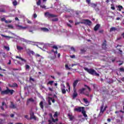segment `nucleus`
I'll use <instances>...</instances> for the list:
<instances>
[{
    "instance_id": "2",
    "label": "nucleus",
    "mask_w": 124,
    "mask_h": 124,
    "mask_svg": "<svg viewBox=\"0 0 124 124\" xmlns=\"http://www.w3.org/2000/svg\"><path fill=\"white\" fill-rule=\"evenodd\" d=\"M84 109H85L84 107H79L75 108L74 109V111H75V112H78L79 113H81V112H82V111H83Z\"/></svg>"
},
{
    "instance_id": "13",
    "label": "nucleus",
    "mask_w": 124,
    "mask_h": 124,
    "mask_svg": "<svg viewBox=\"0 0 124 124\" xmlns=\"http://www.w3.org/2000/svg\"><path fill=\"white\" fill-rule=\"evenodd\" d=\"M33 31H34V27H30L28 29V31H29V32H31V33H33Z\"/></svg>"
},
{
    "instance_id": "11",
    "label": "nucleus",
    "mask_w": 124,
    "mask_h": 124,
    "mask_svg": "<svg viewBox=\"0 0 124 124\" xmlns=\"http://www.w3.org/2000/svg\"><path fill=\"white\" fill-rule=\"evenodd\" d=\"M16 59H19L22 62H24V63L27 62V60H26L25 59H23V58H22V57H21L16 56Z\"/></svg>"
},
{
    "instance_id": "7",
    "label": "nucleus",
    "mask_w": 124,
    "mask_h": 124,
    "mask_svg": "<svg viewBox=\"0 0 124 124\" xmlns=\"http://www.w3.org/2000/svg\"><path fill=\"white\" fill-rule=\"evenodd\" d=\"M7 91L8 94L12 95L13 94V93H14V90H10L9 89L7 88Z\"/></svg>"
},
{
    "instance_id": "28",
    "label": "nucleus",
    "mask_w": 124,
    "mask_h": 124,
    "mask_svg": "<svg viewBox=\"0 0 124 124\" xmlns=\"http://www.w3.org/2000/svg\"><path fill=\"white\" fill-rule=\"evenodd\" d=\"M19 39L21 41H22L23 42H25V43L27 42V40L24 38H19Z\"/></svg>"
},
{
    "instance_id": "60",
    "label": "nucleus",
    "mask_w": 124,
    "mask_h": 124,
    "mask_svg": "<svg viewBox=\"0 0 124 124\" xmlns=\"http://www.w3.org/2000/svg\"><path fill=\"white\" fill-rule=\"evenodd\" d=\"M65 86H64V84L62 85L61 89H65Z\"/></svg>"
},
{
    "instance_id": "51",
    "label": "nucleus",
    "mask_w": 124,
    "mask_h": 124,
    "mask_svg": "<svg viewBox=\"0 0 124 124\" xmlns=\"http://www.w3.org/2000/svg\"><path fill=\"white\" fill-rule=\"evenodd\" d=\"M31 49H27V52L28 54H31Z\"/></svg>"
},
{
    "instance_id": "59",
    "label": "nucleus",
    "mask_w": 124,
    "mask_h": 124,
    "mask_svg": "<svg viewBox=\"0 0 124 124\" xmlns=\"http://www.w3.org/2000/svg\"><path fill=\"white\" fill-rule=\"evenodd\" d=\"M1 21H5H5H6V20L5 19V18H1Z\"/></svg>"
},
{
    "instance_id": "46",
    "label": "nucleus",
    "mask_w": 124,
    "mask_h": 124,
    "mask_svg": "<svg viewBox=\"0 0 124 124\" xmlns=\"http://www.w3.org/2000/svg\"><path fill=\"white\" fill-rule=\"evenodd\" d=\"M7 27L10 29H13V26H12V25H9L7 26Z\"/></svg>"
},
{
    "instance_id": "40",
    "label": "nucleus",
    "mask_w": 124,
    "mask_h": 124,
    "mask_svg": "<svg viewBox=\"0 0 124 124\" xmlns=\"http://www.w3.org/2000/svg\"><path fill=\"white\" fill-rule=\"evenodd\" d=\"M4 49H6V50H7V51H9V46H4Z\"/></svg>"
},
{
    "instance_id": "20",
    "label": "nucleus",
    "mask_w": 124,
    "mask_h": 124,
    "mask_svg": "<svg viewBox=\"0 0 124 124\" xmlns=\"http://www.w3.org/2000/svg\"><path fill=\"white\" fill-rule=\"evenodd\" d=\"M100 27V25L99 24H97L94 28V31H98V29Z\"/></svg>"
},
{
    "instance_id": "9",
    "label": "nucleus",
    "mask_w": 124,
    "mask_h": 124,
    "mask_svg": "<svg viewBox=\"0 0 124 124\" xmlns=\"http://www.w3.org/2000/svg\"><path fill=\"white\" fill-rule=\"evenodd\" d=\"M52 48H53V49H56V50L55 51L54 50H52V52H53L55 55L58 54V46H52Z\"/></svg>"
},
{
    "instance_id": "53",
    "label": "nucleus",
    "mask_w": 124,
    "mask_h": 124,
    "mask_svg": "<svg viewBox=\"0 0 124 124\" xmlns=\"http://www.w3.org/2000/svg\"><path fill=\"white\" fill-rule=\"evenodd\" d=\"M24 117L25 118V119H27V120H29V115H25Z\"/></svg>"
},
{
    "instance_id": "16",
    "label": "nucleus",
    "mask_w": 124,
    "mask_h": 124,
    "mask_svg": "<svg viewBox=\"0 0 124 124\" xmlns=\"http://www.w3.org/2000/svg\"><path fill=\"white\" fill-rule=\"evenodd\" d=\"M10 108H12V109H15L16 108V105H15L12 102H11Z\"/></svg>"
},
{
    "instance_id": "38",
    "label": "nucleus",
    "mask_w": 124,
    "mask_h": 124,
    "mask_svg": "<svg viewBox=\"0 0 124 124\" xmlns=\"http://www.w3.org/2000/svg\"><path fill=\"white\" fill-rule=\"evenodd\" d=\"M13 70H14V71H16L17 70H22V68H19V69H17V68H13Z\"/></svg>"
},
{
    "instance_id": "27",
    "label": "nucleus",
    "mask_w": 124,
    "mask_h": 124,
    "mask_svg": "<svg viewBox=\"0 0 124 124\" xmlns=\"http://www.w3.org/2000/svg\"><path fill=\"white\" fill-rule=\"evenodd\" d=\"M30 101H31V102H34V100H33V99L32 98H31L28 99L27 102H29Z\"/></svg>"
},
{
    "instance_id": "24",
    "label": "nucleus",
    "mask_w": 124,
    "mask_h": 124,
    "mask_svg": "<svg viewBox=\"0 0 124 124\" xmlns=\"http://www.w3.org/2000/svg\"><path fill=\"white\" fill-rule=\"evenodd\" d=\"M16 49H17V50H18V51H21V50H23L24 49V48H23V47L20 46H17Z\"/></svg>"
},
{
    "instance_id": "36",
    "label": "nucleus",
    "mask_w": 124,
    "mask_h": 124,
    "mask_svg": "<svg viewBox=\"0 0 124 124\" xmlns=\"http://www.w3.org/2000/svg\"><path fill=\"white\" fill-rule=\"evenodd\" d=\"M118 7L119 8V11H122V9H123V7L122 6H121V5H119L118 6Z\"/></svg>"
},
{
    "instance_id": "10",
    "label": "nucleus",
    "mask_w": 124,
    "mask_h": 124,
    "mask_svg": "<svg viewBox=\"0 0 124 124\" xmlns=\"http://www.w3.org/2000/svg\"><path fill=\"white\" fill-rule=\"evenodd\" d=\"M78 95V93H77V92H76V89H74V93L73 94V98H76V97Z\"/></svg>"
},
{
    "instance_id": "35",
    "label": "nucleus",
    "mask_w": 124,
    "mask_h": 124,
    "mask_svg": "<svg viewBox=\"0 0 124 124\" xmlns=\"http://www.w3.org/2000/svg\"><path fill=\"white\" fill-rule=\"evenodd\" d=\"M102 46L103 47H106V40H104V43H103Z\"/></svg>"
},
{
    "instance_id": "62",
    "label": "nucleus",
    "mask_w": 124,
    "mask_h": 124,
    "mask_svg": "<svg viewBox=\"0 0 124 124\" xmlns=\"http://www.w3.org/2000/svg\"><path fill=\"white\" fill-rule=\"evenodd\" d=\"M65 66L66 68H67V69H70V68L69 67H68V65L66 64L65 65Z\"/></svg>"
},
{
    "instance_id": "19",
    "label": "nucleus",
    "mask_w": 124,
    "mask_h": 124,
    "mask_svg": "<svg viewBox=\"0 0 124 124\" xmlns=\"http://www.w3.org/2000/svg\"><path fill=\"white\" fill-rule=\"evenodd\" d=\"M26 43H27V44H32V45H34V43H35V42L27 40Z\"/></svg>"
},
{
    "instance_id": "22",
    "label": "nucleus",
    "mask_w": 124,
    "mask_h": 124,
    "mask_svg": "<svg viewBox=\"0 0 124 124\" xmlns=\"http://www.w3.org/2000/svg\"><path fill=\"white\" fill-rule=\"evenodd\" d=\"M81 113L85 118H87V117H88V115L86 114V111H85V109L83 110Z\"/></svg>"
},
{
    "instance_id": "37",
    "label": "nucleus",
    "mask_w": 124,
    "mask_h": 124,
    "mask_svg": "<svg viewBox=\"0 0 124 124\" xmlns=\"http://www.w3.org/2000/svg\"><path fill=\"white\" fill-rule=\"evenodd\" d=\"M81 51V54H84V53H85L86 52V50H85L84 49H82L80 50Z\"/></svg>"
},
{
    "instance_id": "31",
    "label": "nucleus",
    "mask_w": 124,
    "mask_h": 124,
    "mask_svg": "<svg viewBox=\"0 0 124 124\" xmlns=\"http://www.w3.org/2000/svg\"><path fill=\"white\" fill-rule=\"evenodd\" d=\"M51 21H52V22H57V21H59V18H55L52 19L51 20Z\"/></svg>"
},
{
    "instance_id": "23",
    "label": "nucleus",
    "mask_w": 124,
    "mask_h": 124,
    "mask_svg": "<svg viewBox=\"0 0 124 124\" xmlns=\"http://www.w3.org/2000/svg\"><path fill=\"white\" fill-rule=\"evenodd\" d=\"M1 35L3 37H5V38H6V39H8V40L10 39V38H12V37H10V36H6V35H4L3 34H1Z\"/></svg>"
},
{
    "instance_id": "57",
    "label": "nucleus",
    "mask_w": 124,
    "mask_h": 124,
    "mask_svg": "<svg viewBox=\"0 0 124 124\" xmlns=\"http://www.w3.org/2000/svg\"><path fill=\"white\" fill-rule=\"evenodd\" d=\"M15 116V115H14V114H11L10 115L11 118H14Z\"/></svg>"
},
{
    "instance_id": "17",
    "label": "nucleus",
    "mask_w": 124,
    "mask_h": 124,
    "mask_svg": "<svg viewBox=\"0 0 124 124\" xmlns=\"http://www.w3.org/2000/svg\"><path fill=\"white\" fill-rule=\"evenodd\" d=\"M41 31H44L45 32H47V31H49V29L46 28H41Z\"/></svg>"
},
{
    "instance_id": "3",
    "label": "nucleus",
    "mask_w": 124,
    "mask_h": 124,
    "mask_svg": "<svg viewBox=\"0 0 124 124\" xmlns=\"http://www.w3.org/2000/svg\"><path fill=\"white\" fill-rule=\"evenodd\" d=\"M45 15L48 18H56V17H58V16L50 14V13H46Z\"/></svg>"
},
{
    "instance_id": "41",
    "label": "nucleus",
    "mask_w": 124,
    "mask_h": 124,
    "mask_svg": "<svg viewBox=\"0 0 124 124\" xmlns=\"http://www.w3.org/2000/svg\"><path fill=\"white\" fill-rule=\"evenodd\" d=\"M53 83H54V81H49L47 84H49V85H53Z\"/></svg>"
},
{
    "instance_id": "48",
    "label": "nucleus",
    "mask_w": 124,
    "mask_h": 124,
    "mask_svg": "<svg viewBox=\"0 0 124 124\" xmlns=\"http://www.w3.org/2000/svg\"><path fill=\"white\" fill-rule=\"evenodd\" d=\"M71 50L72 51H74V52H75V51H76L75 48H74V47H71Z\"/></svg>"
},
{
    "instance_id": "63",
    "label": "nucleus",
    "mask_w": 124,
    "mask_h": 124,
    "mask_svg": "<svg viewBox=\"0 0 124 124\" xmlns=\"http://www.w3.org/2000/svg\"><path fill=\"white\" fill-rule=\"evenodd\" d=\"M30 54H31V55H34L35 54L34 52L33 51H32V50H31V51Z\"/></svg>"
},
{
    "instance_id": "4",
    "label": "nucleus",
    "mask_w": 124,
    "mask_h": 124,
    "mask_svg": "<svg viewBox=\"0 0 124 124\" xmlns=\"http://www.w3.org/2000/svg\"><path fill=\"white\" fill-rule=\"evenodd\" d=\"M68 117H69V119H70V121H74L75 120V116H73L72 114L70 113L68 114Z\"/></svg>"
},
{
    "instance_id": "56",
    "label": "nucleus",
    "mask_w": 124,
    "mask_h": 124,
    "mask_svg": "<svg viewBox=\"0 0 124 124\" xmlns=\"http://www.w3.org/2000/svg\"><path fill=\"white\" fill-rule=\"evenodd\" d=\"M48 124H53V122H52V121L51 120H48Z\"/></svg>"
},
{
    "instance_id": "50",
    "label": "nucleus",
    "mask_w": 124,
    "mask_h": 124,
    "mask_svg": "<svg viewBox=\"0 0 124 124\" xmlns=\"http://www.w3.org/2000/svg\"><path fill=\"white\" fill-rule=\"evenodd\" d=\"M70 58H71V59H75V55H70Z\"/></svg>"
},
{
    "instance_id": "18",
    "label": "nucleus",
    "mask_w": 124,
    "mask_h": 124,
    "mask_svg": "<svg viewBox=\"0 0 124 124\" xmlns=\"http://www.w3.org/2000/svg\"><path fill=\"white\" fill-rule=\"evenodd\" d=\"M50 119H51L53 123H56V122H58V121H59V119H58V118L54 119V118H53V116L52 115V114L50 115Z\"/></svg>"
},
{
    "instance_id": "58",
    "label": "nucleus",
    "mask_w": 124,
    "mask_h": 124,
    "mask_svg": "<svg viewBox=\"0 0 124 124\" xmlns=\"http://www.w3.org/2000/svg\"><path fill=\"white\" fill-rule=\"evenodd\" d=\"M41 7H42V8H46V6H45V5H41Z\"/></svg>"
},
{
    "instance_id": "25",
    "label": "nucleus",
    "mask_w": 124,
    "mask_h": 124,
    "mask_svg": "<svg viewBox=\"0 0 124 124\" xmlns=\"http://www.w3.org/2000/svg\"><path fill=\"white\" fill-rule=\"evenodd\" d=\"M91 7H93V8H95V7H96V6H97V4H94L93 3H92L91 4H90Z\"/></svg>"
},
{
    "instance_id": "29",
    "label": "nucleus",
    "mask_w": 124,
    "mask_h": 124,
    "mask_svg": "<svg viewBox=\"0 0 124 124\" xmlns=\"http://www.w3.org/2000/svg\"><path fill=\"white\" fill-rule=\"evenodd\" d=\"M58 116H59V112H58V111H56L55 112V114H54L53 117L54 118H56L58 117Z\"/></svg>"
},
{
    "instance_id": "64",
    "label": "nucleus",
    "mask_w": 124,
    "mask_h": 124,
    "mask_svg": "<svg viewBox=\"0 0 124 124\" xmlns=\"http://www.w3.org/2000/svg\"><path fill=\"white\" fill-rule=\"evenodd\" d=\"M120 70L121 72H124V69L123 68H121L120 69Z\"/></svg>"
},
{
    "instance_id": "44",
    "label": "nucleus",
    "mask_w": 124,
    "mask_h": 124,
    "mask_svg": "<svg viewBox=\"0 0 124 124\" xmlns=\"http://www.w3.org/2000/svg\"><path fill=\"white\" fill-rule=\"evenodd\" d=\"M41 3V0H39V1L37 2V5H40Z\"/></svg>"
},
{
    "instance_id": "39",
    "label": "nucleus",
    "mask_w": 124,
    "mask_h": 124,
    "mask_svg": "<svg viewBox=\"0 0 124 124\" xmlns=\"http://www.w3.org/2000/svg\"><path fill=\"white\" fill-rule=\"evenodd\" d=\"M17 27L18 28L19 30H22V28H23V26L21 25H17Z\"/></svg>"
},
{
    "instance_id": "61",
    "label": "nucleus",
    "mask_w": 124,
    "mask_h": 124,
    "mask_svg": "<svg viewBox=\"0 0 124 124\" xmlns=\"http://www.w3.org/2000/svg\"><path fill=\"white\" fill-rule=\"evenodd\" d=\"M33 17L34 18H36V17H37V15H36V14H33Z\"/></svg>"
},
{
    "instance_id": "42",
    "label": "nucleus",
    "mask_w": 124,
    "mask_h": 124,
    "mask_svg": "<svg viewBox=\"0 0 124 124\" xmlns=\"http://www.w3.org/2000/svg\"><path fill=\"white\" fill-rule=\"evenodd\" d=\"M30 65L27 64L25 65V68L26 69H30Z\"/></svg>"
},
{
    "instance_id": "47",
    "label": "nucleus",
    "mask_w": 124,
    "mask_h": 124,
    "mask_svg": "<svg viewBox=\"0 0 124 124\" xmlns=\"http://www.w3.org/2000/svg\"><path fill=\"white\" fill-rule=\"evenodd\" d=\"M17 63H18V64H20V65H23V64H24V62L21 63L20 61H18Z\"/></svg>"
},
{
    "instance_id": "30",
    "label": "nucleus",
    "mask_w": 124,
    "mask_h": 124,
    "mask_svg": "<svg viewBox=\"0 0 124 124\" xmlns=\"http://www.w3.org/2000/svg\"><path fill=\"white\" fill-rule=\"evenodd\" d=\"M13 5H14L15 6H16V5L18 4V2H17V1L16 0H15L13 1Z\"/></svg>"
},
{
    "instance_id": "32",
    "label": "nucleus",
    "mask_w": 124,
    "mask_h": 124,
    "mask_svg": "<svg viewBox=\"0 0 124 124\" xmlns=\"http://www.w3.org/2000/svg\"><path fill=\"white\" fill-rule=\"evenodd\" d=\"M1 116H2V117H9V115L7 114V113L2 114H1Z\"/></svg>"
},
{
    "instance_id": "52",
    "label": "nucleus",
    "mask_w": 124,
    "mask_h": 124,
    "mask_svg": "<svg viewBox=\"0 0 124 124\" xmlns=\"http://www.w3.org/2000/svg\"><path fill=\"white\" fill-rule=\"evenodd\" d=\"M30 81H32V82H34V79L32 78L31 77H30Z\"/></svg>"
},
{
    "instance_id": "55",
    "label": "nucleus",
    "mask_w": 124,
    "mask_h": 124,
    "mask_svg": "<svg viewBox=\"0 0 124 124\" xmlns=\"http://www.w3.org/2000/svg\"><path fill=\"white\" fill-rule=\"evenodd\" d=\"M86 2H87L88 4H90V3H91V0H86Z\"/></svg>"
},
{
    "instance_id": "34",
    "label": "nucleus",
    "mask_w": 124,
    "mask_h": 124,
    "mask_svg": "<svg viewBox=\"0 0 124 124\" xmlns=\"http://www.w3.org/2000/svg\"><path fill=\"white\" fill-rule=\"evenodd\" d=\"M40 106L41 107V108H42V109H43V102H41L40 103Z\"/></svg>"
},
{
    "instance_id": "54",
    "label": "nucleus",
    "mask_w": 124,
    "mask_h": 124,
    "mask_svg": "<svg viewBox=\"0 0 124 124\" xmlns=\"http://www.w3.org/2000/svg\"><path fill=\"white\" fill-rule=\"evenodd\" d=\"M85 87H87V89H88V90H89V91L91 92V88L89 86H88L87 85H85Z\"/></svg>"
},
{
    "instance_id": "26",
    "label": "nucleus",
    "mask_w": 124,
    "mask_h": 124,
    "mask_svg": "<svg viewBox=\"0 0 124 124\" xmlns=\"http://www.w3.org/2000/svg\"><path fill=\"white\" fill-rule=\"evenodd\" d=\"M117 31V28H115V27H112L110 28L109 31Z\"/></svg>"
},
{
    "instance_id": "33",
    "label": "nucleus",
    "mask_w": 124,
    "mask_h": 124,
    "mask_svg": "<svg viewBox=\"0 0 124 124\" xmlns=\"http://www.w3.org/2000/svg\"><path fill=\"white\" fill-rule=\"evenodd\" d=\"M61 91H62V93L64 94L66 93V91H65V89H61Z\"/></svg>"
},
{
    "instance_id": "12",
    "label": "nucleus",
    "mask_w": 124,
    "mask_h": 124,
    "mask_svg": "<svg viewBox=\"0 0 124 124\" xmlns=\"http://www.w3.org/2000/svg\"><path fill=\"white\" fill-rule=\"evenodd\" d=\"M83 101L85 103V104H86V106H89V104H90V102L88 100V99L83 98Z\"/></svg>"
},
{
    "instance_id": "45",
    "label": "nucleus",
    "mask_w": 124,
    "mask_h": 124,
    "mask_svg": "<svg viewBox=\"0 0 124 124\" xmlns=\"http://www.w3.org/2000/svg\"><path fill=\"white\" fill-rule=\"evenodd\" d=\"M17 86L18 85L17 84V83H13V86H11V87H17Z\"/></svg>"
},
{
    "instance_id": "49",
    "label": "nucleus",
    "mask_w": 124,
    "mask_h": 124,
    "mask_svg": "<svg viewBox=\"0 0 124 124\" xmlns=\"http://www.w3.org/2000/svg\"><path fill=\"white\" fill-rule=\"evenodd\" d=\"M27 22L28 24H31V21L29 19H27Z\"/></svg>"
},
{
    "instance_id": "5",
    "label": "nucleus",
    "mask_w": 124,
    "mask_h": 124,
    "mask_svg": "<svg viewBox=\"0 0 124 124\" xmlns=\"http://www.w3.org/2000/svg\"><path fill=\"white\" fill-rule=\"evenodd\" d=\"M30 119L31 120V119H33V120H34L35 121H36L37 118H36V117L35 116H34V113L33 112H31V114H30Z\"/></svg>"
},
{
    "instance_id": "43",
    "label": "nucleus",
    "mask_w": 124,
    "mask_h": 124,
    "mask_svg": "<svg viewBox=\"0 0 124 124\" xmlns=\"http://www.w3.org/2000/svg\"><path fill=\"white\" fill-rule=\"evenodd\" d=\"M12 22V21H11V20H9V21L5 20V23H6V24H8V23H11Z\"/></svg>"
},
{
    "instance_id": "21",
    "label": "nucleus",
    "mask_w": 124,
    "mask_h": 124,
    "mask_svg": "<svg viewBox=\"0 0 124 124\" xmlns=\"http://www.w3.org/2000/svg\"><path fill=\"white\" fill-rule=\"evenodd\" d=\"M1 95H4V94H8L7 93V89L6 90L1 91Z\"/></svg>"
},
{
    "instance_id": "1",
    "label": "nucleus",
    "mask_w": 124,
    "mask_h": 124,
    "mask_svg": "<svg viewBox=\"0 0 124 124\" xmlns=\"http://www.w3.org/2000/svg\"><path fill=\"white\" fill-rule=\"evenodd\" d=\"M84 70L85 71H87L88 73H89V74H91V75H95V76H99V74H97L96 73V71L94 70L93 69H89L87 67L84 68Z\"/></svg>"
},
{
    "instance_id": "14",
    "label": "nucleus",
    "mask_w": 124,
    "mask_h": 124,
    "mask_svg": "<svg viewBox=\"0 0 124 124\" xmlns=\"http://www.w3.org/2000/svg\"><path fill=\"white\" fill-rule=\"evenodd\" d=\"M78 80H75L74 83H73V88H74V90H75V89H76V86H77V84H78Z\"/></svg>"
},
{
    "instance_id": "6",
    "label": "nucleus",
    "mask_w": 124,
    "mask_h": 124,
    "mask_svg": "<svg viewBox=\"0 0 124 124\" xmlns=\"http://www.w3.org/2000/svg\"><path fill=\"white\" fill-rule=\"evenodd\" d=\"M104 107V104H102V106L101 107V109H100V113H103L105 110H106V108H108L107 106L105 107V108L103 109V108Z\"/></svg>"
},
{
    "instance_id": "15",
    "label": "nucleus",
    "mask_w": 124,
    "mask_h": 124,
    "mask_svg": "<svg viewBox=\"0 0 124 124\" xmlns=\"http://www.w3.org/2000/svg\"><path fill=\"white\" fill-rule=\"evenodd\" d=\"M86 89L85 88H82L81 90H80V93H84V94H85L86 95H87V96H89V94H86V93H85V91Z\"/></svg>"
},
{
    "instance_id": "8",
    "label": "nucleus",
    "mask_w": 124,
    "mask_h": 124,
    "mask_svg": "<svg viewBox=\"0 0 124 124\" xmlns=\"http://www.w3.org/2000/svg\"><path fill=\"white\" fill-rule=\"evenodd\" d=\"M83 22H85V25H88L89 26H90V25H91V24H92V21H91V20H89L88 19H84Z\"/></svg>"
}]
</instances>
